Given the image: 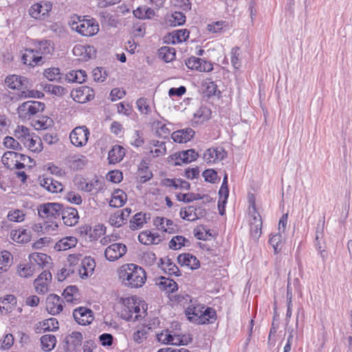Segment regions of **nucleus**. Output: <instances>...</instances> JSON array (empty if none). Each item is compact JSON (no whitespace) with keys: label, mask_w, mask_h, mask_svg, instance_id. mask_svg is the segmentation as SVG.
Listing matches in <instances>:
<instances>
[{"label":"nucleus","mask_w":352,"mask_h":352,"mask_svg":"<svg viewBox=\"0 0 352 352\" xmlns=\"http://www.w3.org/2000/svg\"><path fill=\"white\" fill-rule=\"evenodd\" d=\"M118 273L122 284L131 289L142 287L146 280L145 270L134 263L122 265Z\"/></svg>","instance_id":"1"},{"label":"nucleus","mask_w":352,"mask_h":352,"mask_svg":"<svg viewBox=\"0 0 352 352\" xmlns=\"http://www.w3.org/2000/svg\"><path fill=\"white\" fill-rule=\"evenodd\" d=\"M124 308L120 312V317L126 321H137L144 318L147 305L137 302L134 298H126L123 300Z\"/></svg>","instance_id":"2"},{"label":"nucleus","mask_w":352,"mask_h":352,"mask_svg":"<svg viewBox=\"0 0 352 352\" xmlns=\"http://www.w3.org/2000/svg\"><path fill=\"white\" fill-rule=\"evenodd\" d=\"M45 104L39 101L29 100L22 103L17 109L19 118L29 120L31 116L44 111Z\"/></svg>","instance_id":"3"},{"label":"nucleus","mask_w":352,"mask_h":352,"mask_svg":"<svg viewBox=\"0 0 352 352\" xmlns=\"http://www.w3.org/2000/svg\"><path fill=\"white\" fill-rule=\"evenodd\" d=\"M63 204L59 203H45L38 206V216L42 219L53 220L60 217Z\"/></svg>","instance_id":"4"},{"label":"nucleus","mask_w":352,"mask_h":352,"mask_svg":"<svg viewBox=\"0 0 352 352\" xmlns=\"http://www.w3.org/2000/svg\"><path fill=\"white\" fill-rule=\"evenodd\" d=\"M89 135V131L87 126H77L70 133L69 139L73 145L82 147L87 143Z\"/></svg>","instance_id":"5"},{"label":"nucleus","mask_w":352,"mask_h":352,"mask_svg":"<svg viewBox=\"0 0 352 352\" xmlns=\"http://www.w3.org/2000/svg\"><path fill=\"white\" fill-rule=\"evenodd\" d=\"M21 61L24 65L34 67L35 66L43 65L45 60V58L39 55L35 50L25 48L21 56Z\"/></svg>","instance_id":"6"},{"label":"nucleus","mask_w":352,"mask_h":352,"mask_svg":"<svg viewBox=\"0 0 352 352\" xmlns=\"http://www.w3.org/2000/svg\"><path fill=\"white\" fill-rule=\"evenodd\" d=\"M185 64L188 69L200 72H210L213 69L212 63L195 56L185 60Z\"/></svg>","instance_id":"7"},{"label":"nucleus","mask_w":352,"mask_h":352,"mask_svg":"<svg viewBox=\"0 0 352 352\" xmlns=\"http://www.w3.org/2000/svg\"><path fill=\"white\" fill-rule=\"evenodd\" d=\"M26 160H28L29 162L32 164L29 165L30 167L35 164L34 160L30 157L15 151L5 152L1 158L2 163L7 168H12V164L10 163V160L13 163L15 160L25 162Z\"/></svg>","instance_id":"8"},{"label":"nucleus","mask_w":352,"mask_h":352,"mask_svg":"<svg viewBox=\"0 0 352 352\" xmlns=\"http://www.w3.org/2000/svg\"><path fill=\"white\" fill-rule=\"evenodd\" d=\"M126 246L121 243H116L108 246L104 251L106 258L114 261L123 256L126 252Z\"/></svg>","instance_id":"9"},{"label":"nucleus","mask_w":352,"mask_h":352,"mask_svg":"<svg viewBox=\"0 0 352 352\" xmlns=\"http://www.w3.org/2000/svg\"><path fill=\"white\" fill-rule=\"evenodd\" d=\"M63 300L55 294H50L46 298V310L51 315L58 314L63 311Z\"/></svg>","instance_id":"10"},{"label":"nucleus","mask_w":352,"mask_h":352,"mask_svg":"<svg viewBox=\"0 0 352 352\" xmlns=\"http://www.w3.org/2000/svg\"><path fill=\"white\" fill-rule=\"evenodd\" d=\"M74 100L78 103H85L94 99V91L87 86H82L71 94Z\"/></svg>","instance_id":"11"},{"label":"nucleus","mask_w":352,"mask_h":352,"mask_svg":"<svg viewBox=\"0 0 352 352\" xmlns=\"http://www.w3.org/2000/svg\"><path fill=\"white\" fill-rule=\"evenodd\" d=\"M73 316L76 322L80 325L89 324L94 320L93 311L84 307L75 309L73 311Z\"/></svg>","instance_id":"12"},{"label":"nucleus","mask_w":352,"mask_h":352,"mask_svg":"<svg viewBox=\"0 0 352 352\" xmlns=\"http://www.w3.org/2000/svg\"><path fill=\"white\" fill-rule=\"evenodd\" d=\"M76 32L85 36H93L99 30L98 25L94 20H84L80 21L74 28Z\"/></svg>","instance_id":"13"},{"label":"nucleus","mask_w":352,"mask_h":352,"mask_svg":"<svg viewBox=\"0 0 352 352\" xmlns=\"http://www.w3.org/2000/svg\"><path fill=\"white\" fill-rule=\"evenodd\" d=\"M82 341V335L78 331H72L64 339V349L66 352H74L77 346H80Z\"/></svg>","instance_id":"14"},{"label":"nucleus","mask_w":352,"mask_h":352,"mask_svg":"<svg viewBox=\"0 0 352 352\" xmlns=\"http://www.w3.org/2000/svg\"><path fill=\"white\" fill-rule=\"evenodd\" d=\"M28 82V78L17 75H10L5 79V84L12 89H27Z\"/></svg>","instance_id":"15"},{"label":"nucleus","mask_w":352,"mask_h":352,"mask_svg":"<svg viewBox=\"0 0 352 352\" xmlns=\"http://www.w3.org/2000/svg\"><path fill=\"white\" fill-rule=\"evenodd\" d=\"M60 214L62 215L64 224L67 226H75L78 222V212L74 208L65 207L63 205Z\"/></svg>","instance_id":"16"},{"label":"nucleus","mask_w":352,"mask_h":352,"mask_svg":"<svg viewBox=\"0 0 352 352\" xmlns=\"http://www.w3.org/2000/svg\"><path fill=\"white\" fill-rule=\"evenodd\" d=\"M29 259L32 263L36 265V270L47 267L52 263L51 257L46 254L41 252H33L29 255Z\"/></svg>","instance_id":"17"},{"label":"nucleus","mask_w":352,"mask_h":352,"mask_svg":"<svg viewBox=\"0 0 352 352\" xmlns=\"http://www.w3.org/2000/svg\"><path fill=\"white\" fill-rule=\"evenodd\" d=\"M217 317V313L215 310L211 307H207L204 311L202 310V313L201 315L197 318H194V317H188V320L190 322H192L196 324H206V323H212Z\"/></svg>","instance_id":"18"},{"label":"nucleus","mask_w":352,"mask_h":352,"mask_svg":"<svg viewBox=\"0 0 352 352\" xmlns=\"http://www.w3.org/2000/svg\"><path fill=\"white\" fill-rule=\"evenodd\" d=\"M38 180L40 185L50 192H58L63 190L62 184L52 177H39Z\"/></svg>","instance_id":"19"},{"label":"nucleus","mask_w":352,"mask_h":352,"mask_svg":"<svg viewBox=\"0 0 352 352\" xmlns=\"http://www.w3.org/2000/svg\"><path fill=\"white\" fill-rule=\"evenodd\" d=\"M131 209L125 208L123 210H118L109 218V223L111 226L119 228L126 223V219L130 215Z\"/></svg>","instance_id":"20"},{"label":"nucleus","mask_w":352,"mask_h":352,"mask_svg":"<svg viewBox=\"0 0 352 352\" xmlns=\"http://www.w3.org/2000/svg\"><path fill=\"white\" fill-rule=\"evenodd\" d=\"M227 156V153L224 148H208L204 153V160L207 163H214L216 161L223 160Z\"/></svg>","instance_id":"21"},{"label":"nucleus","mask_w":352,"mask_h":352,"mask_svg":"<svg viewBox=\"0 0 352 352\" xmlns=\"http://www.w3.org/2000/svg\"><path fill=\"white\" fill-rule=\"evenodd\" d=\"M195 131L191 128H186L174 131L171 134V138L177 143H186L193 138Z\"/></svg>","instance_id":"22"},{"label":"nucleus","mask_w":352,"mask_h":352,"mask_svg":"<svg viewBox=\"0 0 352 352\" xmlns=\"http://www.w3.org/2000/svg\"><path fill=\"white\" fill-rule=\"evenodd\" d=\"M177 262L182 266L189 267L191 270H196L200 267L199 261L197 257L188 253L179 254L177 256Z\"/></svg>","instance_id":"23"},{"label":"nucleus","mask_w":352,"mask_h":352,"mask_svg":"<svg viewBox=\"0 0 352 352\" xmlns=\"http://www.w3.org/2000/svg\"><path fill=\"white\" fill-rule=\"evenodd\" d=\"M66 161L72 169L78 170L83 168L87 160L82 155H70L67 157Z\"/></svg>","instance_id":"24"},{"label":"nucleus","mask_w":352,"mask_h":352,"mask_svg":"<svg viewBox=\"0 0 352 352\" xmlns=\"http://www.w3.org/2000/svg\"><path fill=\"white\" fill-rule=\"evenodd\" d=\"M125 155V149L120 145H114L108 153L109 163L115 164L120 162Z\"/></svg>","instance_id":"25"},{"label":"nucleus","mask_w":352,"mask_h":352,"mask_svg":"<svg viewBox=\"0 0 352 352\" xmlns=\"http://www.w3.org/2000/svg\"><path fill=\"white\" fill-rule=\"evenodd\" d=\"M148 219H150L149 214H147L142 212H138L130 220L129 227L132 230L141 228L147 222Z\"/></svg>","instance_id":"26"},{"label":"nucleus","mask_w":352,"mask_h":352,"mask_svg":"<svg viewBox=\"0 0 352 352\" xmlns=\"http://www.w3.org/2000/svg\"><path fill=\"white\" fill-rule=\"evenodd\" d=\"M63 296L67 302L76 303L80 298L79 289L76 285L67 286L64 289Z\"/></svg>","instance_id":"27"},{"label":"nucleus","mask_w":352,"mask_h":352,"mask_svg":"<svg viewBox=\"0 0 352 352\" xmlns=\"http://www.w3.org/2000/svg\"><path fill=\"white\" fill-rule=\"evenodd\" d=\"M175 155L176 160H179L182 163L185 164L195 161L199 157L198 153L192 148L182 151L178 153H175Z\"/></svg>","instance_id":"28"},{"label":"nucleus","mask_w":352,"mask_h":352,"mask_svg":"<svg viewBox=\"0 0 352 352\" xmlns=\"http://www.w3.org/2000/svg\"><path fill=\"white\" fill-rule=\"evenodd\" d=\"M177 199L179 201L184 203H190L195 200L206 199L207 201H210V196L208 195H201L198 193L189 192V193H178L176 195Z\"/></svg>","instance_id":"29"},{"label":"nucleus","mask_w":352,"mask_h":352,"mask_svg":"<svg viewBox=\"0 0 352 352\" xmlns=\"http://www.w3.org/2000/svg\"><path fill=\"white\" fill-rule=\"evenodd\" d=\"M138 172L140 173L138 181L141 184L147 182L153 177V173L149 170L148 164L144 160L140 162L138 166Z\"/></svg>","instance_id":"30"},{"label":"nucleus","mask_w":352,"mask_h":352,"mask_svg":"<svg viewBox=\"0 0 352 352\" xmlns=\"http://www.w3.org/2000/svg\"><path fill=\"white\" fill-rule=\"evenodd\" d=\"M36 49H34L39 55L49 54L53 51L52 41L50 40H36L34 41Z\"/></svg>","instance_id":"31"},{"label":"nucleus","mask_w":352,"mask_h":352,"mask_svg":"<svg viewBox=\"0 0 352 352\" xmlns=\"http://www.w3.org/2000/svg\"><path fill=\"white\" fill-rule=\"evenodd\" d=\"M87 74L84 70L70 71L65 75V80L68 82L82 83L85 81Z\"/></svg>","instance_id":"32"},{"label":"nucleus","mask_w":352,"mask_h":352,"mask_svg":"<svg viewBox=\"0 0 352 352\" xmlns=\"http://www.w3.org/2000/svg\"><path fill=\"white\" fill-rule=\"evenodd\" d=\"M25 147L32 152L38 153L43 149V143L38 137H29L23 142Z\"/></svg>","instance_id":"33"},{"label":"nucleus","mask_w":352,"mask_h":352,"mask_svg":"<svg viewBox=\"0 0 352 352\" xmlns=\"http://www.w3.org/2000/svg\"><path fill=\"white\" fill-rule=\"evenodd\" d=\"M126 201V195L122 190L118 189L112 195V198L109 201V206L113 208H120L122 206Z\"/></svg>","instance_id":"34"},{"label":"nucleus","mask_w":352,"mask_h":352,"mask_svg":"<svg viewBox=\"0 0 352 352\" xmlns=\"http://www.w3.org/2000/svg\"><path fill=\"white\" fill-rule=\"evenodd\" d=\"M77 243V239L74 236H67L59 240L54 245L56 251H63L74 247Z\"/></svg>","instance_id":"35"},{"label":"nucleus","mask_w":352,"mask_h":352,"mask_svg":"<svg viewBox=\"0 0 352 352\" xmlns=\"http://www.w3.org/2000/svg\"><path fill=\"white\" fill-rule=\"evenodd\" d=\"M160 280L158 283V285L161 289L165 290L166 291V292L168 293H173L175 291L177 290V284L173 279L161 276L160 278Z\"/></svg>","instance_id":"36"},{"label":"nucleus","mask_w":352,"mask_h":352,"mask_svg":"<svg viewBox=\"0 0 352 352\" xmlns=\"http://www.w3.org/2000/svg\"><path fill=\"white\" fill-rule=\"evenodd\" d=\"M42 349L45 351H51L56 344V338L54 335L46 334L41 338Z\"/></svg>","instance_id":"37"},{"label":"nucleus","mask_w":352,"mask_h":352,"mask_svg":"<svg viewBox=\"0 0 352 352\" xmlns=\"http://www.w3.org/2000/svg\"><path fill=\"white\" fill-rule=\"evenodd\" d=\"M159 56L166 63H169L175 58V48L169 46H163L158 50Z\"/></svg>","instance_id":"38"},{"label":"nucleus","mask_w":352,"mask_h":352,"mask_svg":"<svg viewBox=\"0 0 352 352\" xmlns=\"http://www.w3.org/2000/svg\"><path fill=\"white\" fill-rule=\"evenodd\" d=\"M197 207L195 206H189L187 208H183L180 210V217L183 219L188 221H195L197 219Z\"/></svg>","instance_id":"39"},{"label":"nucleus","mask_w":352,"mask_h":352,"mask_svg":"<svg viewBox=\"0 0 352 352\" xmlns=\"http://www.w3.org/2000/svg\"><path fill=\"white\" fill-rule=\"evenodd\" d=\"M81 267L84 270V272L82 274L81 278L87 277L89 273H93L96 267L94 259L90 256L85 257L81 260Z\"/></svg>","instance_id":"40"},{"label":"nucleus","mask_w":352,"mask_h":352,"mask_svg":"<svg viewBox=\"0 0 352 352\" xmlns=\"http://www.w3.org/2000/svg\"><path fill=\"white\" fill-rule=\"evenodd\" d=\"M211 113L210 108L206 106H201L194 114V118L197 120L195 122H203L209 120L211 118Z\"/></svg>","instance_id":"41"},{"label":"nucleus","mask_w":352,"mask_h":352,"mask_svg":"<svg viewBox=\"0 0 352 352\" xmlns=\"http://www.w3.org/2000/svg\"><path fill=\"white\" fill-rule=\"evenodd\" d=\"M190 32L187 29L177 30L172 32L170 36L172 37V43H182L186 41L189 37Z\"/></svg>","instance_id":"42"},{"label":"nucleus","mask_w":352,"mask_h":352,"mask_svg":"<svg viewBox=\"0 0 352 352\" xmlns=\"http://www.w3.org/2000/svg\"><path fill=\"white\" fill-rule=\"evenodd\" d=\"M190 241L183 236L177 235L172 238L169 242V248L179 250L183 246L188 245Z\"/></svg>","instance_id":"43"},{"label":"nucleus","mask_w":352,"mask_h":352,"mask_svg":"<svg viewBox=\"0 0 352 352\" xmlns=\"http://www.w3.org/2000/svg\"><path fill=\"white\" fill-rule=\"evenodd\" d=\"M44 76L50 81H60L62 74L58 67H50L45 69L43 72Z\"/></svg>","instance_id":"44"},{"label":"nucleus","mask_w":352,"mask_h":352,"mask_svg":"<svg viewBox=\"0 0 352 352\" xmlns=\"http://www.w3.org/2000/svg\"><path fill=\"white\" fill-rule=\"evenodd\" d=\"M159 235L157 234L156 235L153 233H152L149 230H146L144 232H142L139 236H138V240L139 241L144 245H150V244H154L155 243V239L157 237H158Z\"/></svg>","instance_id":"45"},{"label":"nucleus","mask_w":352,"mask_h":352,"mask_svg":"<svg viewBox=\"0 0 352 352\" xmlns=\"http://www.w3.org/2000/svg\"><path fill=\"white\" fill-rule=\"evenodd\" d=\"M36 271V265L34 263L20 265L18 267V273L21 277L28 278L32 276Z\"/></svg>","instance_id":"46"},{"label":"nucleus","mask_w":352,"mask_h":352,"mask_svg":"<svg viewBox=\"0 0 352 352\" xmlns=\"http://www.w3.org/2000/svg\"><path fill=\"white\" fill-rule=\"evenodd\" d=\"M165 272L170 275L179 276L182 275L178 267L168 257L166 258V266L163 267Z\"/></svg>","instance_id":"47"},{"label":"nucleus","mask_w":352,"mask_h":352,"mask_svg":"<svg viewBox=\"0 0 352 352\" xmlns=\"http://www.w3.org/2000/svg\"><path fill=\"white\" fill-rule=\"evenodd\" d=\"M42 328L45 331H55L58 329V321L55 318H50L43 321Z\"/></svg>","instance_id":"48"},{"label":"nucleus","mask_w":352,"mask_h":352,"mask_svg":"<svg viewBox=\"0 0 352 352\" xmlns=\"http://www.w3.org/2000/svg\"><path fill=\"white\" fill-rule=\"evenodd\" d=\"M203 86L205 87L206 92L208 96H216L217 92L220 93L217 89V85L210 79H206Z\"/></svg>","instance_id":"49"},{"label":"nucleus","mask_w":352,"mask_h":352,"mask_svg":"<svg viewBox=\"0 0 352 352\" xmlns=\"http://www.w3.org/2000/svg\"><path fill=\"white\" fill-rule=\"evenodd\" d=\"M252 210L250 211V224H262V219L260 214L257 212L254 201L251 203Z\"/></svg>","instance_id":"50"},{"label":"nucleus","mask_w":352,"mask_h":352,"mask_svg":"<svg viewBox=\"0 0 352 352\" xmlns=\"http://www.w3.org/2000/svg\"><path fill=\"white\" fill-rule=\"evenodd\" d=\"M3 145L8 148L14 151H21L22 146L15 139L11 136H6L3 139Z\"/></svg>","instance_id":"51"},{"label":"nucleus","mask_w":352,"mask_h":352,"mask_svg":"<svg viewBox=\"0 0 352 352\" xmlns=\"http://www.w3.org/2000/svg\"><path fill=\"white\" fill-rule=\"evenodd\" d=\"M170 21L173 26L182 25L186 21V16L182 12H175L172 14Z\"/></svg>","instance_id":"52"},{"label":"nucleus","mask_w":352,"mask_h":352,"mask_svg":"<svg viewBox=\"0 0 352 352\" xmlns=\"http://www.w3.org/2000/svg\"><path fill=\"white\" fill-rule=\"evenodd\" d=\"M231 63L235 69H239L241 67L240 61V48L239 47H234L232 49L231 52Z\"/></svg>","instance_id":"53"},{"label":"nucleus","mask_w":352,"mask_h":352,"mask_svg":"<svg viewBox=\"0 0 352 352\" xmlns=\"http://www.w3.org/2000/svg\"><path fill=\"white\" fill-rule=\"evenodd\" d=\"M170 133V129H168L165 124H163L162 122L157 123L156 134L157 137L166 139L169 136Z\"/></svg>","instance_id":"54"},{"label":"nucleus","mask_w":352,"mask_h":352,"mask_svg":"<svg viewBox=\"0 0 352 352\" xmlns=\"http://www.w3.org/2000/svg\"><path fill=\"white\" fill-rule=\"evenodd\" d=\"M144 144V139L143 138L142 132L137 130L135 131L134 134L132 136L131 144L135 147L142 146Z\"/></svg>","instance_id":"55"},{"label":"nucleus","mask_w":352,"mask_h":352,"mask_svg":"<svg viewBox=\"0 0 352 352\" xmlns=\"http://www.w3.org/2000/svg\"><path fill=\"white\" fill-rule=\"evenodd\" d=\"M24 217L25 214L20 210L10 211L8 214V218L11 221L21 222L24 220Z\"/></svg>","instance_id":"56"},{"label":"nucleus","mask_w":352,"mask_h":352,"mask_svg":"<svg viewBox=\"0 0 352 352\" xmlns=\"http://www.w3.org/2000/svg\"><path fill=\"white\" fill-rule=\"evenodd\" d=\"M107 178L109 182L113 183H119L123 179L122 173L118 170L109 171L107 175Z\"/></svg>","instance_id":"57"},{"label":"nucleus","mask_w":352,"mask_h":352,"mask_svg":"<svg viewBox=\"0 0 352 352\" xmlns=\"http://www.w3.org/2000/svg\"><path fill=\"white\" fill-rule=\"evenodd\" d=\"M202 176L204 177L205 181L214 184L217 179V173L213 169H206L203 173Z\"/></svg>","instance_id":"58"},{"label":"nucleus","mask_w":352,"mask_h":352,"mask_svg":"<svg viewBox=\"0 0 352 352\" xmlns=\"http://www.w3.org/2000/svg\"><path fill=\"white\" fill-rule=\"evenodd\" d=\"M148 331L145 328H142L133 333V338L135 342L142 343L147 338Z\"/></svg>","instance_id":"59"},{"label":"nucleus","mask_w":352,"mask_h":352,"mask_svg":"<svg viewBox=\"0 0 352 352\" xmlns=\"http://www.w3.org/2000/svg\"><path fill=\"white\" fill-rule=\"evenodd\" d=\"M136 104L139 111L142 113L148 114L151 111L147 100L144 98H139L136 102Z\"/></svg>","instance_id":"60"},{"label":"nucleus","mask_w":352,"mask_h":352,"mask_svg":"<svg viewBox=\"0 0 352 352\" xmlns=\"http://www.w3.org/2000/svg\"><path fill=\"white\" fill-rule=\"evenodd\" d=\"M204 309V307L202 306V307H195V306H193V307H189L186 309V315L188 316V318L190 316V317H194V318H198L200 315H201V313H202V309Z\"/></svg>","instance_id":"61"},{"label":"nucleus","mask_w":352,"mask_h":352,"mask_svg":"<svg viewBox=\"0 0 352 352\" xmlns=\"http://www.w3.org/2000/svg\"><path fill=\"white\" fill-rule=\"evenodd\" d=\"M65 198L69 202L76 205L81 204L82 201L81 196L74 191L68 192L66 195Z\"/></svg>","instance_id":"62"},{"label":"nucleus","mask_w":352,"mask_h":352,"mask_svg":"<svg viewBox=\"0 0 352 352\" xmlns=\"http://www.w3.org/2000/svg\"><path fill=\"white\" fill-rule=\"evenodd\" d=\"M58 227V224L56 221H54L53 220L45 221L43 223V229H44V233H51L54 231H56Z\"/></svg>","instance_id":"63"},{"label":"nucleus","mask_w":352,"mask_h":352,"mask_svg":"<svg viewBox=\"0 0 352 352\" xmlns=\"http://www.w3.org/2000/svg\"><path fill=\"white\" fill-rule=\"evenodd\" d=\"M36 292L39 294H43L47 292V281H39V279H35L34 282Z\"/></svg>","instance_id":"64"}]
</instances>
